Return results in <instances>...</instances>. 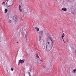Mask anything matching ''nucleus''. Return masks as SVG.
<instances>
[{
  "mask_svg": "<svg viewBox=\"0 0 76 76\" xmlns=\"http://www.w3.org/2000/svg\"><path fill=\"white\" fill-rule=\"evenodd\" d=\"M63 11H64V12H66V11H67V9L66 8H63L61 9Z\"/></svg>",
  "mask_w": 76,
  "mask_h": 76,
  "instance_id": "obj_10",
  "label": "nucleus"
},
{
  "mask_svg": "<svg viewBox=\"0 0 76 76\" xmlns=\"http://www.w3.org/2000/svg\"><path fill=\"white\" fill-rule=\"evenodd\" d=\"M13 19L14 21H15V22H16L17 21V18H16V17L15 16L13 17Z\"/></svg>",
  "mask_w": 76,
  "mask_h": 76,
  "instance_id": "obj_6",
  "label": "nucleus"
},
{
  "mask_svg": "<svg viewBox=\"0 0 76 76\" xmlns=\"http://www.w3.org/2000/svg\"><path fill=\"white\" fill-rule=\"evenodd\" d=\"M63 41H64V39H63Z\"/></svg>",
  "mask_w": 76,
  "mask_h": 76,
  "instance_id": "obj_22",
  "label": "nucleus"
},
{
  "mask_svg": "<svg viewBox=\"0 0 76 76\" xmlns=\"http://www.w3.org/2000/svg\"><path fill=\"white\" fill-rule=\"evenodd\" d=\"M21 7H22L20 5H19L18 7V8L20 12H22V10L21 9Z\"/></svg>",
  "mask_w": 76,
  "mask_h": 76,
  "instance_id": "obj_4",
  "label": "nucleus"
},
{
  "mask_svg": "<svg viewBox=\"0 0 76 76\" xmlns=\"http://www.w3.org/2000/svg\"><path fill=\"white\" fill-rule=\"evenodd\" d=\"M24 60H21V59H20L19 61V64H20V63H24Z\"/></svg>",
  "mask_w": 76,
  "mask_h": 76,
  "instance_id": "obj_8",
  "label": "nucleus"
},
{
  "mask_svg": "<svg viewBox=\"0 0 76 76\" xmlns=\"http://www.w3.org/2000/svg\"><path fill=\"white\" fill-rule=\"evenodd\" d=\"M42 61H43V60H40V62H42Z\"/></svg>",
  "mask_w": 76,
  "mask_h": 76,
  "instance_id": "obj_21",
  "label": "nucleus"
},
{
  "mask_svg": "<svg viewBox=\"0 0 76 76\" xmlns=\"http://www.w3.org/2000/svg\"><path fill=\"white\" fill-rule=\"evenodd\" d=\"M28 33H26L25 34V40L26 41L27 40V37H28Z\"/></svg>",
  "mask_w": 76,
  "mask_h": 76,
  "instance_id": "obj_7",
  "label": "nucleus"
},
{
  "mask_svg": "<svg viewBox=\"0 0 76 76\" xmlns=\"http://www.w3.org/2000/svg\"><path fill=\"white\" fill-rule=\"evenodd\" d=\"M36 57L37 58H39V57L38 54H36Z\"/></svg>",
  "mask_w": 76,
  "mask_h": 76,
  "instance_id": "obj_16",
  "label": "nucleus"
},
{
  "mask_svg": "<svg viewBox=\"0 0 76 76\" xmlns=\"http://www.w3.org/2000/svg\"><path fill=\"white\" fill-rule=\"evenodd\" d=\"M39 34H40L43 35V34H44V32H43V31L42 30L41 31H39Z\"/></svg>",
  "mask_w": 76,
  "mask_h": 76,
  "instance_id": "obj_5",
  "label": "nucleus"
},
{
  "mask_svg": "<svg viewBox=\"0 0 76 76\" xmlns=\"http://www.w3.org/2000/svg\"><path fill=\"white\" fill-rule=\"evenodd\" d=\"M31 69L30 68L28 70V73L29 76H31Z\"/></svg>",
  "mask_w": 76,
  "mask_h": 76,
  "instance_id": "obj_3",
  "label": "nucleus"
},
{
  "mask_svg": "<svg viewBox=\"0 0 76 76\" xmlns=\"http://www.w3.org/2000/svg\"><path fill=\"white\" fill-rule=\"evenodd\" d=\"M8 23H12V20H8Z\"/></svg>",
  "mask_w": 76,
  "mask_h": 76,
  "instance_id": "obj_13",
  "label": "nucleus"
},
{
  "mask_svg": "<svg viewBox=\"0 0 76 76\" xmlns=\"http://www.w3.org/2000/svg\"><path fill=\"white\" fill-rule=\"evenodd\" d=\"M19 34L20 35V34H22V32L20 31V32H19Z\"/></svg>",
  "mask_w": 76,
  "mask_h": 76,
  "instance_id": "obj_19",
  "label": "nucleus"
},
{
  "mask_svg": "<svg viewBox=\"0 0 76 76\" xmlns=\"http://www.w3.org/2000/svg\"><path fill=\"white\" fill-rule=\"evenodd\" d=\"M9 1H10L12 2V1L14 2V0H9Z\"/></svg>",
  "mask_w": 76,
  "mask_h": 76,
  "instance_id": "obj_18",
  "label": "nucleus"
},
{
  "mask_svg": "<svg viewBox=\"0 0 76 76\" xmlns=\"http://www.w3.org/2000/svg\"><path fill=\"white\" fill-rule=\"evenodd\" d=\"M5 3H6V2H4L1 3V4L2 5H4V4H5Z\"/></svg>",
  "mask_w": 76,
  "mask_h": 76,
  "instance_id": "obj_15",
  "label": "nucleus"
},
{
  "mask_svg": "<svg viewBox=\"0 0 76 76\" xmlns=\"http://www.w3.org/2000/svg\"><path fill=\"white\" fill-rule=\"evenodd\" d=\"M76 69H74L73 70V72L74 73H75V72H76Z\"/></svg>",
  "mask_w": 76,
  "mask_h": 76,
  "instance_id": "obj_17",
  "label": "nucleus"
},
{
  "mask_svg": "<svg viewBox=\"0 0 76 76\" xmlns=\"http://www.w3.org/2000/svg\"><path fill=\"white\" fill-rule=\"evenodd\" d=\"M64 43H66V42H64Z\"/></svg>",
  "mask_w": 76,
  "mask_h": 76,
  "instance_id": "obj_23",
  "label": "nucleus"
},
{
  "mask_svg": "<svg viewBox=\"0 0 76 76\" xmlns=\"http://www.w3.org/2000/svg\"><path fill=\"white\" fill-rule=\"evenodd\" d=\"M7 12V9H5V13H6Z\"/></svg>",
  "mask_w": 76,
  "mask_h": 76,
  "instance_id": "obj_14",
  "label": "nucleus"
},
{
  "mask_svg": "<svg viewBox=\"0 0 76 76\" xmlns=\"http://www.w3.org/2000/svg\"><path fill=\"white\" fill-rule=\"evenodd\" d=\"M45 35L47 38V40L46 42V45H43L44 48H46L47 51H50L51 50L53 46V43L52 40L50 39V34L48 33H45Z\"/></svg>",
  "mask_w": 76,
  "mask_h": 76,
  "instance_id": "obj_1",
  "label": "nucleus"
},
{
  "mask_svg": "<svg viewBox=\"0 0 76 76\" xmlns=\"http://www.w3.org/2000/svg\"><path fill=\"white\" fill-rule=\"evenodd\" d=\"M14 69H13V68H12L11 69V71H13V70Z\"/></svg>",
  "mask_w": 76,
  "mask_h": 76,
  "instance_id": "obj_20",
  "label": "nucleus"
},
{
  "mask_svg": "<svg viewBox=\"0 0 76 76\" xmlns=\"http://www.w3.org/2000/svg\"><path fill=\"white\" fill-rule=\"evenodd\" d=\"M13 2H11L10 1L8 0L6 4L8 7H10L12 6L13 4Z\"/></svg>",
  "mask_w": 76,
  "mask_h": 76,
  "instance_id": "obj_2",
  "label": "nucleus"
},
{
  "mask_svg": "<svg viewBox=\"0 0 76 76\" xmlns=\"http://www.w3.org/2000/svg\"><path fill=\"white\" fill-rule=\"evenodd\" d=\"M41 38H42L41 36L39 37V41H40L41 40Z\"/></svg>",
  "mask_w": 76,
  "mask_h": 76,
  "instance_id": "obj_12",
  "label": "nucleus"
},
{
  "mask_svg": "<svg viewBox=\"0 0 76 76\" xmlns=\"http://www.w3.org/2000/svg\"><path fill=\"white\" fill-rule=\"evenodd\" d=\"M35 29L37 31V32H38V31H39V28H38V27H36L35 28Z\"/></svg>",
  "mask_w": 76,
  "mask_h": 76,
  "instance_id": "obj_9",
  "label": "nucleus"
},
{
  "mask_svg": "<svg viewBox=\"0 0 76 76\" xmlns=\"http://www.w3.org/2000/svg\"><path fill=\"white\" fill-rule=\"evenodd\" d=\"M65 35L64 33H63L61 36L62 38L63 39V38L64 37Z\"/></svg>",
  "mask_w": 76,
  "mask_h": 76,
  "instance_id": "obj_11",
  "label": "nucleus"
},
{
  "mask_svg": "<svg viewBox=\"0 0 76 76\" xmlns=\"http://www.w3.org/2000/svg\"><path fill=\"white\" fill-rule=\"evenodd\" d=\"M18 42H17V43H18Z\"/></svg>",
  "mask_w": 76,
  "mask_h": 76,
  "instance_id": "obj_24",
  "label": "nucleus"
}]
</instances>
